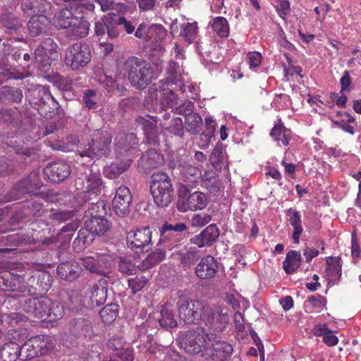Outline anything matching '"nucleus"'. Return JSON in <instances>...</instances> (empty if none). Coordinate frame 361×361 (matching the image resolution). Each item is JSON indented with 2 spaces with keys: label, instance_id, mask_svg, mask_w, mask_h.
<instances>
[{
  "label": "nucleus",
  "instance_id": "obj_1",
  "mask_svg": "<svg viewBox=\"0 0 361 361\" xmlns=\"http://www.w3.org/2000/svg\"><path fill=\"white\" fill-rule=\"evenodd\" d=\"M123 71L131 85L136 90H143L156 78L154 69L143 59L130 56L123 64Z\"/></svg>",
  "mask_w": 361,
  "mask_h": 361
},
{
  "label": "nucleus",
  "instance_id": "obj_2",
  "mask_svg": "<svg viewBox=\"0 0 361 361\" xmlns=\"http://www.w3.org/2000/svg\"><path fill=\"white\" fill-rule=\"evenodd\" d=\"M229 317L227 310L217 305H205L201 319L204 326L201 328L209 341L214 339L226 329Z\"/></svg>",
  "mask_w": 361,
  "mask_h": 361
},
{
  "label": "nucleus",
  "instance_id": "obj_3",
  "mask_svg": "<svg viewBox=\"0 0 361 361\" xmlns=\"http://www.w3.org/2000/svg\"><path fill=\"white\" fill-rule=\"evenodd\" d=\"M176 295V305L180 319L187 324H198L205 307L204 303L200 300L191 299L187 290H177Z\"/></svg>",
  "mask_w": 361,
  "mask_h": 361
},
{
  "label": "nucleus",
  "instance_id": "obj_4",
  "mask_svg": "<svg viewBox=\"0 0 361 361\" xmlns=\"http://www.w3.org/2000/svg\"><path fill=\"white\" fill-rule=\"evenodd\" d=\"M111 138V134L107 130H95L92 135L91 142L78 147V155L80 158L87 157L90 160L95 157H107L110 152Z\"/></svg>",
  "mask_w": 361,
  "mask_h": 361
},
{
  "label": "nucleus",
  "instance_id": "obj_5",
  "mask_svg": "<svg viewBox=\"0 0 361 361\" xmlns=\"http://www.w3.org/2000/svg\"><path fill=\"white\" fill-rule=\"evenodd\" d=\"M150 191L154 203L160 207L169 205L173 198V188L169 176L164 172L152 176Z\"/></svg>",
  "mask_w": 361,
  "mask_h": 361
},
{
  "label": "nucleus",
  "instance_id": "obj_6",
  "mask_svg": "<svg viewBox=\"0 0 361 361\" xmlns=\"http://www.w3.org/2000/svg\"><path fill=\"white\" fill-rule=\"evenodd\" d=\"M177 209L180 212L188 210L196 211L204 209L208 204V197L201 191L191 192L185 184L180 183L178 186Z\"/></svg>",
  "mask_w": 361,
  "mask_h": 361
},
{
  "label": "nucleus",
  "instance_id": "obj_7",
  "mask_svg": "<svg viewBox=\"0 0 361 361\" xmlns=\"http://www.w3.org/2000/svg\"><path fill=\"white\" fill-rule=\"evenodd\" d=\"M55 346V340L50 336L38 335L22 345L25 359H32L49 353Z\"/></svg>",
  "mask_w": 361,
  "mask_h": 361
},
{
  "label": "nucleus",
  "instance_id": "obj_8",
  "mask_svg": "<svg viewBox=\"0 0 361 361\" xmlns=\"http://www.w3.org/2000/svg\"><path fill=\"white\" fill-rule=\"evenodd\" d=\"M114 146L116 159H130L131 163L140 152L138 140L133 133L117 135L114 140Z\"/></svg>",
  "mask_w": 361,
  "mask_h": 361
},
{
  "label": "nucleus",
  "instance_id": "obj_9",
  "mask_svg": "<svg viewBox=\"0 0 361 361\" xmlns=\"http://www.w3.org/2000/svg\"><path fill=\"white\" fill-rule=\"evenodd\" d=\"M186 230L187 226L184 223L173 224L165 222L159 229L160 238L158 245L169 251L176 248L183 239L182 232Z\"/></svg>",
  "mask_w": 361,
  "mask_h": 361
},
{
  "label": "nucleus",
  "instance_id": "obj_10",
  "mask_svg": "<svg viewBox=\"0 0 361 361\" xmlns=\"http://www.w3.org/2000/svg\"><path fill=\"white\" fill-rule=\"evenodd\" d=\"M29 101L37 106V110L42 116H47L51 114L57 106V102L51 95L48 87L38 85L29 92Z\"/></svg>",
  "mask_w": 361,
  "mask_h": 361
},
{
  "label": "nucleus",
  "instance_id": "obj_11",
  "mask_svg": "<svg viewBox=\"0 0 361 361\" xmlns=\"http://www.w3.org/2000/svg\"><path fill=\"white\" fill-rule=\"evenodd\" d=\"M91 56L89 47L85 43L77 42L66 49L65 63L73 70H78L90 63Z\"/></svg>",
  "mask_w": 361,
  "mask_h": 361
},
{
  "label": "nucleus",
  "instance_id": "obj_12",
  "mask_svg": "<svg viewBox=\"0 0 361 361\" xmlns=\"http://www.w3.org/2000/svg\"><path fill=\"white\" fill-rule=\"evenodd\" d=\"M201 327L183 331L179 337V344L186 353L197 354L206 345L205 332Z\"/></svg>",
  "mask_w": 361,
  "mask_h": 361
},
{
  "label": "nucleus",
  "instance_id": "obj_13",
  "mask_svg": "<svg viewBox=\"0 0 361 361\" xmlns=\"http://www.w3.org/2000/svg\"><path fill=\"white\" fill-rule=\"evenodd\" d=\"M23 329L10 331L9 338L14 341L6 343L0 349V356L3 361H16L23 356L22 342L26 338Z\"/></svg>",
  "mask_w": 361,
  "mask_h": 361
},
{
  "label": "nucleus",
  "instance_id": "obj_14",
  "mask_svg": "<svg viewBox=\"0 0 361 361\" xmlns=\"http://www.w3.org/2000/svg\"><path fill=\"white\" fill-rule=\"evenodd\" d=\"M128 247L136 253L147 252L152 247V232L148 227L127 233Z\"/></svg>",
  "mask_w": 361,
  "mask_h": 361
},
{
  "label": "nucleus",
  "instance_id": "obj_15",
  "mask_svg": "<svg viewBox=\"0 0 361 361\" xmlns=\"http://www.w3.org/2000/svg\"><path fill=\"white\" fill-rule=\"evenodd\" d=\"M90 172L86 175L85 180L87 183L86 191H82L77 193V196L82 199V202H85L87 200H91L90 195L95 197L99 195L103 188V183L101 173L99 170L91 169Z\"/></svg>",
  "mask_w": 361,
  "mask_h": 361
},
{
  "label": "nucleus",
  "instance_id": "obj_16",
  "mask_svg": "<svg viewBox=\"0 0 361 361\" xmlns=\"http://www.w3.org/2000/svg\"><path fill=\"white\" fill-rule=\"evenodd\" d=\"M165 160L162 154L151 149L144 152L137 161V169L141 173H148L151 170L164 166Z\"/></svg>",
  "mask_w": 361,
  "mask_h": 361
},
{
  "label": "nucleus",
  "instance_id": "obj_17",
  "mask_svg": "<svg viewBox=\"0 0 361 361\" xmlns=\"http://www.w3.org/2000/svg\"><path fill=\"white\" fill-rule=\"evenodd\" d=\"M132 200L133 197L128 188L120 186L117 188L112 206L118 216H123L129 213Z\"/></svg>",
  "mask_w": 361,
  "mask_h": 361
},
{
  "label": "nucleus",
  "instance_id": "obj_18",
  "mask_svg": "<svg viewBox=\"0 0 361 361\" xmlns=\"http://www.w3.org/2000/svg\"><path fill=\"white\" fill-rule=\"evenodd\" d=\"M50 305L51 300L47 297L32 298L26 300L24 310L35 317L46 321Z\"/></svg>",
  "mask_w": 361,
  "mask_h": 361
},
{
  "label": "nucleus",
  "instance_id": "obj_19",
  "mask_svg": "<svg viewBox=\"0 0 361 361\" xmlns=\"http://www.w3.org/2000/svg\"><path fill=\"white\" fill-rule=\"evenodd\" d=\"M218 269V262L213 256L208 255L200 259L195 267V272L198 279L208 280L216 276Z\"/></svg>",
  "mask_w": 361,
  "mask_h": 361
},
{
  "label": "nucleus",
  "instance_id": "obj_20",
  "mask_svg": "<svg viewBox=\"0 0 361 361\" xmlns=\"http://www.w3.org/2000/svg\"><path fill=\"white\" fill-rule=\"evenodd\" d=\"M0 288L5 291H16L22 293L26 292L23 278L10 271L0 273Z\"/></svg>",
  "mask_w": 361,
  "mask_h": 361
},
{
  "label": "nucleus",
  "instance_id": "obj_21",
  "mask_svg": "<svg viewBox=\"0 0 361 361\" xmlns=\"http://www.w3.org/2000/svg\"><path fill=\"white\" fill-rule=\"evenodd\" d=\"M44 172L53 182H61L66 179L71 174L70 165L66 161H56L49 164Z\"/></svg>",
  "mask_w": 361,
  "mask_h": 361
},
{
  "label": "nucleus",
  "instance_id": "obj_22",
  "mask_svg": "<svg viewBox=\"0 0 361 361\" xmlns=\"http://www.w3.org/2000/svg\"><path fill=\"white\" fill-rule=\"evenodd\" d=\"M219 236V231L216 224H212L206 227L200 234L190 239L194 245L199 247L212 245Z\"/></svg>",
  "mask_w": 361,
  "mask_h": 361
},
{
  "label": "nucleus",
  "instance_id": "obj_23",
  "mask_svg": "<svg viewBox=\"0 0 361 361\" xmlns=\"http://www.w3.org/2000/svg\"><path fill=\"white\" fill-rule=\"evenodd\" d=\"M82 268L78 262L70 260L60 263L56 269V273L60 279L73 281L77 279L81 274Z\"/></svg>",
  "mask_w": 361,
  "mask_h": 361
},
{
  "label": "nucleus",
  "instance_id": "obj_24",
  "mask_svg": "<svg viewBox=\"0 0 361 361\" xmlns=\"http://www.w3.org/2000/svg\"><path fill=\"white\" fill-rule=\"evenodd\" d=\"M173 170H177L182 179L189 183H197L202 178V170L197 166L189 163L179 164L177 166H171Z\"/></svg>",
  "mask_w": 361,
  "mask_h": 361
},
{
  "label": "nucleus",
  "instance_id": "obj_25",
  "mask_svg": "<svg viewBox=\"0 0 361 361\" xmlns=\"http://www.w3.org/2000/svg\"><path fill=\"white\" fill-rule=\"evenodd\" d=\"M106 285V279H102L90 286V299L92 305L99 306L104 304L107 298Z\"/></svg>",
  "mask_w": 361,
  "mask_h": 361
},
{
  "label": "nucleus",
  "instance_id": "obj_26",
  "mask_svg": "<svg viewBox=\"0 0 361 361\" xmlns=\"http://www.w3.org/2000/svg\"><path fill=\"white\" fill-rule=\"evenodd\" d=\"M159 87L162 91V97L161 99V104L164 108H171V110L178 105V97L171 90H166L165 86L168 87L169 85L173 84L174 82L171 78H166L161 80L159 82Z\"/></svg>",
  "mask_w": 361,
  "mask_h": 361
},
{
  "label": "nucleus",
  "instance_id": "obj_27",
  "mask_svg": "<svg viewBox=\"0 0 361 361\" xmlns=\"http://www.w3.org/2000/svg\"><path fill=\"white\" fill-rule=\"evenodd\" d=\"M85 226V229L92 235L93 234L103 235L109 231L111 224L104 216H96L86 220Z\"/></svg>",
  "mask_w": 361,
  "mask_h": 361
},
{
  "label": "nucleus",
  "instance_id": "obj_28",
  "mask_svg": "<svg viewBox=\"0 0 361 361\" xmlns=\"http://www.w3.org/2000/svg\"><path fill=\"white\" fill-rule=\"evenodd\" d=\"M82 8L78 6H71L61 9L58 16L59 23H87L84 20L83 14L81 13Z\"/></svg>",
  "mask_w": 361,
  "mask_h": 361
},
{
  "label": "nucleus",
  "instance_id": "obj_29",
  "mask_svg": "<svg viewBox=\"0 0 361 361\" xmlns=\"http://www.w3.org/2000/svg\"><path fill=\"white\" fill-rule=\"evenodd\" d=\"M39 185L37 179H32V176L23 178L18 181L13 188V197L20 199L25 194H32L35 189L38 188Z\"/></svg>",
  "mask_w": 361,
  "mask_h": 361
},
{
  "label": "nucleus",
  "instance_id": "obj_30",
  "mask_svg": "<svg viewBox=\"0 0 361 361\" xmlns=\"http://www.w3.org/2000/svg\"><path fill=\"white\" fill-rule=\"evenodd\" d=\"M131 164L130 159H116L115 162L104 168V174L109 179H115L126 171Z\"/></svg>",
  "mask_w": 361,
  "mask_h": 361
},
{
  "label": "nucleus",
  "instance_id": "obj_31",
  "mask_svg": "<svg viewBox=\"0 0 361 361\" xmlns=\"http://www.w3.org/2000/svg\"><path fill=\"white\" fill-rule=\"evenodd\" d=\"M233 353V346L226 341H217L212 345L211 357L215 361H226Z\"/></svg>",
  "mask_w": 361,
  "mask_h": 361
},
{
  "label": "nucleus",
  "instance_id": "obj_32",
  "mask_svg": "<svg viewBox=\"0 0 361 361\" xmlns=\"http://www.w3.org/2000/svg\"><path fill=\"white\" fill-rule=\"evenodd\" d=\"M287 221L293 228L292 235L293 240L295 243H299L300 236L301 235L303 228L302 226L301 215L298 211L290 208L286 211Z\"/></svg>",
  "mask_w": 361,
  "mask_h": 361
},
{
  "label": "nucleus",
  "instance_id": "obj_33",
  "mask_svg": "<svg viewBox=\"0 0 361 361\" xmlns=\"http://www.w3.org/2000/svg\"><path fill=\"white\" fill-rule=\"evenodd\" d=\"M209 161L216 171H221L223 167L227 169L228 168L227 154L221 146H216L214 148L210 154Z\"/></svg>",
  "mask_w": 361,
  "mask_h": 361
},
{
  "label": "nucleus",
  "instance_id": "obj_34",
  "mask_svg": "<svg viewBox=\"0 0 361 361\" xmlns=\"http://www.w3.org/2000/svg\"><path fill=\"white\" fill-rule=\"evenodd\" d=\"M58 29L66 30L65 35L70 39L82 38L87 36L89 32L88 24H68V26L60 24Z\"/></svg>",
  "mask_w": 361,
  "mask_h": 361
},
{
  "label": "nucleus",
  "instance_id": "obj_35",
  "mask_svg": "<svg viewBox=\"0 0 361 361\" xmlns=\"http://www.w3.org/2000/svg\"><path fill=\"white\" fill-rule=\"evenodd\" d=\"M177 254L180 256V264L185 270L189 269L200 259V251L195 247L180 250Z\"/></svg>",
  "mask_w": 361,
  "mask_h": 361
},
{
  "label": "nucleus",
  "instance_id": "obj_36",
  "mask_svg": "<svg viewBox=\"0 0 361 361\" xmlns=\"http://www.w3.org/2000/svg\"><path fill=\"white\" fill-rule=\"evenodd\" d=\"M301 255L296 250L289 251L283 262V269L288 274L295 272L300 266Z\"/></svg>",
  "mask_w": 361,
  "mask_h": 361
},
{
  "label": "nucleus",
  "instance_id": "obj_37",
  "mask_svg": "<svg viewBox=\"0 0 361 361\" xmlns=\"http://www.w3.org/2000/svg\"><path fill=\"white\" fill-rule=\"evenodd\" d=\"M59 50L58 44L54 42V39L48 37L45 38L40 46H39L35 51L36 58L43 59L44 55L47 56L57 54Z\"/></svg>",
  "mask_w": 361,
  "mask_h": 361
},
{
  "label": "nucleus",
  "instance_id": "obj_38",
  "mask_svg": "<svg viewBox=\"0 0 361 361\" xmlns=\"http://www.w3.org/2000/svg\"><path fill=\"white\" fill-rule=\"evenodd\" d=\"M22 90L16 87L4 86L0 89V100L19 103L22 101Z\"/></svg>",
  "mask_w": 361,
  "mask_h": 361
},
{
  "label": "nucleus",
  "instance_id": "obj_39",
  "mask_svg": "<svg viewBox=\"0 0 361 361\" xmlns=\"http://www.w3.org/2000/svg\"><path fill=\"white\" fill-rule=\"evenodd\" d=\"M164 247L159 246L154 251L147 255V257L142 260L140 265L142 269H149L161 262L165 257L166 252Z\"/></svg>",
  "mask_w": 361,
  "mask_h": 361
},
{
  "label": "nucleus",
  "instance_id": "obj_40",
  "mask_svg": "<svg viewBox=\"0 0 361 361\" xmlns=\"http://www.w3.org/2000/svg\"><path fill=\"white\" fill-rule=\"evenodd\" d=\"M163 130L171 135L183 137L184 134L183 121L179 117L172 118L169 121L161 122Z\"/></svg>",
  "mask_w": 361,
  "mask_h": 361
},
{
  "label": "nucleus",
  "instance_id": "obj_41",
  "mask_svg": "<svg viewBox=\"0 0 361 361\" xmlns=\"http://www.w3.org/2000/svg\"><path fill=\"white\" fill-rule=\"evenodd\" d=\"M92 240L93 235L88 231L80 229L78 233L77 238L73 241V247L76 252H80L90 245Z\"/></svg>",
  "mask_w": 361,
  "mask_h": 361
},
{
  "label": "nucleus",
  "instance_id": "obj_42",
  "mask_svg": "<svg viewBox=\"0 0 361 361\" xmlns=\"http://www.w3.org/2000/svg\"><path fill=\"white\" fill-rule=\"evenodd\" d=\"M71 331L78 336H83L87 337L91 336L93 334L91 322L83 318H79L74 322Z\"/></svg>",
  "mask_w": 361,
  "mask_h": 361
},
{
  "label": "nucleus",
  "instance_id": "obj_43",
  "mask_svg": "<svg viewBox=\"0 0 361 361\" xmlns=\"http://www.w3.org/2000/svg\"><path fill=\"white\" fill-rule=\"evenodd\" d=\"M159 324L161 327L174 328L177 326V321L175 319L173 310L167 305L161 307V317L159 319Z\"/></svg>",
  "mask_w": 361,
  "mask_h": 361
},
{
  "label": "nucleus",
  "instance_id": "obj_44",
  "mask_svg": "<svg viewBox=\"0 0 361 361\" xmlns=\"http://www.w3.org/2000/svg\"><path fill=\"white\" fill-rule=\"evenodd\" d=\"M185 118V128L189 133L196 135L200 132L202 130V119L199 114L193 112L187 115Z\"/></svg>",
  "mask_w": 361,
  "mask_h": 361
},
{
  "label": "nucleus",
  "instance_id": "obj_45",
  "mask_svg": "<svg viewBox=\"0 0 361 361\" xmlns=\"http://www.w3.org/2000/svg\"><path fill=\"white\" fill-rule=\"evenodd\" d=\"M79 142V139L77 135H71L66 137V142L57 141L52 143L51 147L56 150H61L62 152H71L77 147Z\"/></svg>",
  "mask_w": 361,
  "mask_h": 361
},
{
  "label": "nucleus",
  "instance_id": "obj_46",
  "mask_svg": "<svg viewBox=\"0 0 361 361\" xmlns=\"http://www.w3.org/2000/svg\"><path fill=\"white\" fill-rule=\"evenodd\" d=\"M118 314V306L115 303H111L103 307L100 312L99 315L105 324H110L114 322Z\"/></svg>",
  "mask_w": 361,
  "mask_h": 361
},
{
  "label": "nucleus",
  "instance_id": "obj_47",
  "mask_svg": "<svg viewBox=\"0 0 361 361\" xmlns=\"http://www.w3.org/2000/svg\"><path fill=\"white\" fill-rule=\"evenodd\" d=\"M329 267L326 271L329 277L334 280H339L342 273V260L340 257H331Z\"/></svg>",
  "mask_w": 361,
  "mask_h": 361
},
{
  "label": "nucleus",
  "instance_id": "obj_48",
  "mask_svg": "<svg viewBox=\"0 0 361 361\" xmlns=\"http://www.w3.org/2000/svg\"><path fill=\"white\" fill-rule=\"evenodd\" d=\"M68 308L77 311L85 306V298L78 291L72 290L68 293Z\"/></svg>",
  "mask_w": 361,
  "mask_h": 361
},
{
  "label": "nucleus",
  "instance_id": "obj_49",
  "mask_svg": "<svg viewBox=\"0 0 361 361\" xmlns=\"http://www.w3.org/2000/svg\"><path fill=\"white\" fill-rule=\"evenodd\" d=\"M35 277L39 290L47 291L52 283V276L49 271H37Z\"/></svg>",
  "mask_w": 361,
  "mask_h": 361
},
{
  "label": "nucleus",
  "instance_id": "obj_50",
  "mask_svg": "<svg viewBox=\"0 0 361 361\" xmlns=\"http://www.w3.org/2000/svg\"><path fill=\"white\" fill-rule=\"evenodd\" d=\"M64 308L59 302H52L51 305L48 308L46 321L54 322L63 317Z\"/></svg>",
  "mask_w": 361,
  "mask_h": 361
},
{
  "label": "nucleus",
  "instance_id": "obj_51",
  "mask_svg": "<svg viewBox=\"0 0 361 361\" xmlns=\"http://www.w3.org/2000/svg\"><path fill=\"white\" fill-rule=\"evenodd\" d=\"M137 124L142 128L144 133L157 128L158 118L147 116V118L140 116L136 118Z\"/></svg>",
  "mask_w": 361,
  "mask_h": 361
},
{
  "label": "nucleus",
  "instance_id": "obj_52",
  "mask_svg": "<svg viewBox=\"0 0 361 361\" xmlns=\"http://www.w3.org/2000/svg\"><path fill=\"white\" fill-rule=\"evenodd\" d=\"M202 179V185L212 192H216L219 188V177L214 173L206 172Z\"/></svg>",
  "mask_w": 361,
  "mask_h": 361
},
{
  "label": "nucleus",
  "instance_id": "obj_53",
  "mask_svg": "<svg viewBox=\"0 0 361 361\" xmlns=\"http://www.w3.org/2000/svg\"><path fill=\"white\" fill-rule=\"evenodd\" d=\"M75 216V212L71 210H56L51 209L49 218L58 223H63L71 220Z\"/></svg>",
  "mask_w": 361,
  "mask_h": 361
},
{
  "label": "nucleus",
  "instance_id": "obj_54",
  "mask_svg": "<svg viewBox=\"0 0 361 361\" xmlns=\"http://www.w3.org/2000/svg\"><path fill=\"white\" fill-rule=\"evenodd\" d=\"M106 214V203L104 201H97L91 203L87 211L86 216L89 215L90 218L96 216H104Z\"/></svg>",
  "mask_w": 361,
  "mask_h": 361
},
{
  "label": "nucleus",
  "instance_id": "obj_55",
  "mask_svg": "<svg viewBox=\"0 0 361 361\" xmlns=\"http://www.w3.org/2000/svg\"><path fill=\"white\" fill-rule=\"evenodd\" d=\"M197 24H183L180 35L186 42L191 43L196 37L197 33Z\"/></svg>",
  "mask_w": 361,
  "mask_h": 361
},
{
  "label": "nucleus",
  "instance_id": "obj_56",
  "mask_svg": "<svg viewBox=\"0 0 361 361\" xmlns=\"http://www.w3.org/2000/svg\"><path fill=\"white\" fill-rule=\"evenodd\" d=\"M19 114L16 110L11 108L0 109V123H12L18 118Z\"/></svg>",
  "mask_w": 361,
  "mask_h": 361
},
{
  "label": "nucleus",
  "instance_id": "obj_57",
  "mask_svg": "<svg viewBox=\"0 0 361 361\" xmlns=\"http://www.w3.org/2000/svg\"><path fill=\"white\" fill-rule=\"evenodd\" d=\"M157 29H161V25H157L156 24H152L151 25H148V24H140L135 31V35L138 38L150 37L152 32Z\"/></svg>",
  "mask_w": 361,
  "mask_h": 361
},
{
  "label": "nucleus",
  "instance_id": "obj_58",
  "mask_svg": "<svg viewBox=\"0 0 361 361\" xmlns=\"http://www.w3.org/2000/svg\"><path fill=\"white\" fill-rule=\"evenodd\" d=\"M215 121L210 117L205 118V128L206 131H204L201 134L202 140L206 142V145H208L211 141V139L214 137L215 132Z\"/></svg>",
  "mask_w": 361,
  "mask_h": 361
},
{
  "label": "nucleus",
  "instance_id": "obj_59",
  "mask_svg": "<svg viewBox=\"0 0 361 361\" xmlns=\"http://www.w3.org/2000/svg\"><path fill=\"white\" fill-rule=\"evenodd\" d=\"M128 286L133 294H135L141 290L148 281L145 276H136L134 279H128Z\"/></svg>",
  "mask_w": 361,
  "mask_h": 361
},
{
  "label": "nucleus",
  "instance_id": "obj_60",
  "mask_svg": "<svg viewBox=\"0 0 361 361\" xmlns=\"http://www.w3.org/2000/svg\"><path fill=\"white\" fill-rule=\"evenodd\" d=\"M118 270L125 274L131 275L135 272V266L126 257H120L118 262Z\"/></svg>",
  "mask_w": 361,
  "mask_h": 361
},
{
  "label": "nucleus",
  "instance_id": "obj_61",
  "mask_svg": "<svg viewBox=\"0 0 361 361\" xmlns=\"http://www.w3.org/2000/svg\"><path fill=\"white\" fill-rule=\"evenodd\" d=\"M194 110V103L191 101H184L182 104L178 106H176L171 112L173 114H177L180 115H184L185 118L187 115H189L193 113Z\"/></svg>",
  "mask_w": 361,
  "mask_h": 361
},
{
  "label": "nucleus",
  "instance_id": "obj_62",
  "mask_svg": "<svg viewBox=\"0 0 361 361\" xmlns=\"http://www.w3.org/2000/svg\"><path fill=\"white\" fill-rule=\"evenodd\" d=\"M262 55L258 51H250L247 54L246 63L250 68H255L260 66L262 63Z\"/></svg>",
  "mask_w": 361,
  "mask_h": 361
},
{
  "label": "nucleus",
  "instance_id": "obj_63",
  "mask_svg": "<svg viewBox=\"0 0 361 361\" xmlns=\"http://www.w3.org/2000/svg\"><path fill=\"white\" fill-rule=\"evenodd\" d=\"M341 85V92H350L354 88V85L352 82L351 78L350 76V72L345 71L342 77L340 79Z\"/></svg>",
  "mask_w": 361,
  "mask_h": 361
},
{
  "label": "nucleus",
  "instance_id": "obj_64",
  "mask_svg": "<svg viewBox=\"0 0 361 361\" xmlns=\"http://www.w3.org/2000/svg\"><path fill=\"white\" fill-rule=\"evenodd\" d=\"M212 220V217L207 214H197L194 215L190 221L192 226L201 227L208 224Z\"/></svg>",
  "mask_w": 361,
  "mask_h": 361
}]
</instances>
